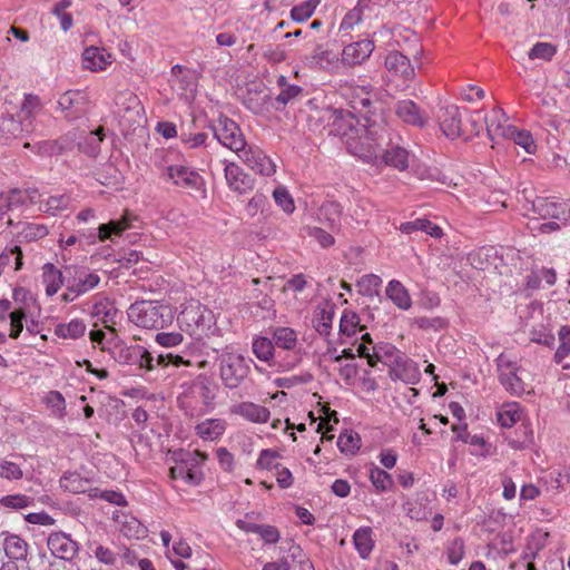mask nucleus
Segmentation results:
<instances>
[{
  "instance_id": "f257e3e1",
  "label": "nucleus",
  "mask_w": 570,
  "mask_h": 570,
  "mask_svg": "<svg viewBox=\"0 0 570 570\" xmlns=\"http://www.w3.org/2000/svg\"><path fill=\"white\" fill-rule=\"evenodd\" d=\"M366 122L368 119L366 118ZM365 137L367 141L366 153L358 156L366 161L382 160L385 165L392 166L399 170H404L409 166V151L393 142L391 129L386 125H365Z\"/></svg>"
},
{
  "instance_id": "f03ea898",
  "label": "nucleus",
  "mask_w": 570,
  "mask_h": 570,
  "mask_svg": "<svg viewBox=\"0 0 570 570\" xmlns=\"http://www.w3.org/2000/svg\"><path fill=\"white\" fill-rule=\"evenodd\" d=\"M180 387L177 403L185 415L199 417L215 409L218 385L212 377L199 374Z\"/></svg>"
},
{
  "instance_id": "7ed1b4c3",
  "label": "nucleus",
  "mask_w": 570,
  "mask_h": 570,
  "mask_svg": "<svg viewBox=\"0 0 570 570\" xmlns=\"http://www.w3.org/2000/svg\"><path fill=\"white\" fill-rule=\"evenodd\" d=\"M128 318L144 328H160L170 324L174 315L169 305L158 301H138L127 311Z\"/></svg>"
},
{
  "instance_id": "20e7f679",
  "label": "nucleus",
  "mask_w": 570,
  "mask_h": 570,
  "mask_svg": "<svg viewBox=\"0 0 570 570\" xmlns=\"http://www.w3.org/2000/svg\"><path fill=\"white\" fill-rule=\"evenodd\" d=\"M217 354L216 361L219 365V377L226 389H237L247 377L250 367L245 357L225 347L222 353L213 348Z\"/></svg>"
},
{
  "instance_id": "39448f33",
  "label": "nucleus",
  "mask_w": 570,
  "mask_h": 570,
  "mask_svg": "<svg viewBox=\"0 0 570 570\" xmlns=\"http://www.w3.org/2000/svg\"><path fill=\"white\" fill-rule=\"evenodd\" d=\"M176 465L169 469V475L174 480H181L189 485H198L204 479L200 463L207 459L202 452L179 453Z\"/></svg>"
},
{
  "instance_id": "423d86ee",
  "label": "nucleus",
  "mask_w": 570,
  "mask_h": 570,
  "mask_svg": "<svg viewBox=\"0 0 570 570\" xmlns=\"http://www.w3.org/2000/svg\"><path fill=\"white\" fill-rule=\"evenodd\" d=\"M166 176L190 196L200 199L207 197L206 181L196 169L183 165H171L167 167Z\"/></svg>"
},
{
  "instance_id": "0eeeda50",
  "label": "nucleus",
  "mask_w": 570,
  "mask_h": 570,
  "mask_svg": "<svg viewBox=\"0 0 570 570\" xmlns=\"http://www.w3.org/2000/svg\"><path fill=\"white\" fill-rule=\"evenodd\" d=\"M213 317L209 309L198 304L186 306L178 315L177 322L183 331L199 340L210 330Z\"/></svg>"
},
{
  "instance_id": "6e6552de",
  "label": "nucleus",
  "mask_w": 570,
  "mask_h": 570,
  "mask_svg": "<svg viewBox=\"0 0 570 570\" xmlns=\"http://www.w3.org/2000/svg\"><path fill=\"white\" fill-rule=\"evenodd\" d=\"M110 354L119 364L134 365L146 371L155 368L154 356L141 345H127L124 342H118L111 348Z\"/></svg>"
},
{
  "instance_id": "1a4fd4ad",
  "label": "nucleus",
  "mask_w": 570,
  "mask_h": 570,
  "mask_svg": "<svg viewBox=\"0 0 570 570\" xmlns=\"http://www.w3.org/2000/svg\"><path fill=\"white\" fill-rule=\"evenodd\" d=\"M57 110L68 121L83 118L91 108L89 95L83 90H67L57 101Z\"/></svg>"
},
{
  "instance_id": "9d476101",
  "label": "nucleus",
  "mask_w": 570,
  "mask_h": 570,
  "mask_svg": "<svg viewBox=\"0 0 570 570\" xmlns=\"http://www.w3.org/2000/svg\"><path fill=\"white\" fill-rule=\"evenodd\" d=\"M212 129L217 140L236 154H239L246 146L239 126L228 117L220 116L213 125Z\"/></svg>"
},
{
  "instance_id": "9b49d317",
  "label": "nucleus",
  "mask_w": 570,
  "mask_h": 570,
  "mask_svg": "<svg viewBox=\"0 0 570 570\" xmlns=\"http://www.w3.org/2000/svg\"><path fill=\"white\" fill-rule=\"evenodd\" d=\"M328 117L330 132L341 137L352 138L353 134L363 132L361 119L353 111L344 109H331Z\"/></svg>"
},
{
  "instance_id": "f8f14e48",
  "label": "nucleus",
  "mask_w": 570,
  "mask_h": 570,
  "mask_svg": "<svg viewBox=\"0 0 570 570\" xmlns=\"http://www.w3.org/2000/svg\"><path fill=\"white\" fill-rule=\"evenodd\" d=\"M67 284L70 292L85 295L100 283V276L87 266L67 265Z\"/></svg>"
},
{
  "instance_id": "ddd939ff",
  "label": "nucleus",
  "mask_w": 570,
  "mask_h": 570,
  "mask_svg": "<svg viewBox=\"0 0 570 570\" xmlns=\"http://www.w3.org/2000/svg\"><path fill=\"white\" fill-rule=\"evenodd\" d=\"M532 210L542 219H557L570 224V204L551 197L537 196L532 200Z\"/></svg>"
},
{
  "instance_id": "4468645a",
  "label": "nucleus",
  "mask_w": 570,
  "mask_h": 570,
  "mask_svg": "<svg viewBox=\"0 0 570 570\" xmlns=\"http://www.w3.org/2000/svg\"><path fill=\"white\" fill-rule=\"evenodd\" d=\"M47 546L55 557L65 561L73 560L79 551L78 543L62 531L49 534Z\"/></svg>"
},
{
  "instance_id": "2eb2a0df",
  "label": "nucleus",
  "mask_w": 570,
  "mask_h": 570,
  "mask_svg": "<svg viewBox=\"0 0 570 570\" xmlns=\"http://www.w3.org/2000/svg\"><path fill=\"white\" fill-rule=\"evenodd\" d=\"M440 128L450 139H455L463 134L460 109L455 105L446 106L439 115Z\"/></svg>"
},
{
  "instance_id": "dca6fc26",
  "label": "nucleus",
  "mask_w": 570,
  "mask_h": 570,
  "mask_svg": "<svg viewBox=\"0 0 570 570\" xmlns=\"http://www.w3.org/2000/svg\"><path fill=\"white\" fill-rule=\"evenodd\" d=\"M228 187L238 194H246L254 188V179L235 163L226 164L224 168Z\"/></svg>"
},
{
  "instance_id": "f3484780",
  "label": "nucleus",
  "mask_w": 570,
  "mask_h": 570,
  "mask_svg": "<svg viewBox=\"0 0 570 570\" xmlns=\"http://www.w3.org/2000/svg\"><path fill=\"white\" fill-rule=\"evenodd\" d=\"M374 50V42L370 39H363L344 47L342 51V62L347 66L362 63Z\"/></svg>"
},
{
  "instance_id": "a211bd4d",
  "label": "nucleus",
  "mask_w": 570,
  "mask_h": 570,
  "mask_svg": "<svg viewBox=\"0 0 570 570\" xmlns=\"http://www.w3.org/2000/svg\"><path fill=\"white\" fill-rule=\"evenodd\" d=\"M238 156L247 164L254 171L263 175L271 176L275 173V165L273 161L259 149H246L239 151Z\"/></svg>"
},
{
  "instance_id": "6ab92c4d",
  "label": "nucleus",
  "mask_w": 570,
  "mask_h": 570,
  "mask_svg": "<svg viewBox=\"0 0 570 570\" xmlns=\"http://www.w3.org/2000/svg\"><path fill=\"white\" fill-rule=\"evenodd\" d=\"M396 116L405 124L424 127L428 115L412 100H400L395 105Z\"/></svg>"
},
{
  "instance_id": "aec40b11",
  "label": "nucleus",
  "mask_w": 570,
  "mask_h": 570,
  "mask_svg": "<svg viewBox=\"0 0 570 570\" xmlns=\"http://www.w3.org/2000/svg\"><path fill=\"white\" fill-rule=\"evenodd\" d=\"M384 66L389 72L411 80L415 72L410 59L400 51H391L385 58Z\"/></svg>"
},
{
  "instance_id": "412c9836",
  "label": "nucleus",
  "mask_w": 570,
  "mask_h": 570,
  "mask_svg": "<svg viewBox=\"0 0 570 570\" xmlns=\"http://www.w3.org/2000/svg\"><path fill=\"white\" fill-rule=\"evenodd\" d=\"M67 265L63 269H58L52 263H46L42 266V282L46 285V294L53 296L67 284Z\"/></svg>"
},
{
  "instance_id": "4be33fe9",
  "label": "nucleus",
  "mask_w": 570,
  "mask_h": 570,
  "mask_svg": "<svg viewBox=\"0 0 570 570\" xmlns=\"http://www.w3.org/2000/svg\"><path fill=\"white\" fill-rule=\"evenodd\" d=\"M373 353L368 357V366L374 367L379 362L385 365H400L402 362V353L390 343H379L373 347Z\"/></svg>"
},
{
  "instance_id": "5701e85b",
  "label": "nucleus",
  "mask_w": 570,
  "mask_h": 570,
  "mask_svg": "<svg viewBox=\"0 0 570 570\" xmlns=\"http://www.w3.org/2000/svg\"><path fill=\"white\" fill-rule=\"evenodd\" d=\"M3 550L6 557L10 560L26 561L29 552V544L18 534L3 531Z\"/></svg>"
},
{
  "instance_id": "b1692460",
  "label": "nucleus",
  "mask_w": 570,
  "mask_h": 570,
  "mask_svg": "<svg viewBox=\"0 0 570 570\" xmlns=\"http://www.w3.org/2000/svg\"><path fill=\"white\" fill-rule=\"evenodd\" d=\"M111 63V55L106 52L104 48L90 46L83 50L82 66L90 71L105 70Z\"/></svg>"
},
{
  "instance_id": "393cba45",
  "label": "nucleus",
  "mask_w": 570,
  "mask_h": 570,
  "mask_svg": "<svg viewBox=\"0 0 570 570\" xmlns=\"http://www.w3.org/2000/svg\"><path fill=\"white\" fill-rule=\"evenodd\" d=\"M19 118H16L12 115H2L0 118V134L6 138H17L23 131H29L31 126V120H24L22 115H18Z\"/></svg>"
},
{
  "instance_id": "a878e982",
  "label": "nucleus",
  "mask_w": 570,
  "mask_h": 570,
  "mask_svg": "<svg viewBox=\"0 0 570 570\" xmlns=\"http://www.w3.org/2000/svg\"><path fill=\"white\" fill-rule=\"evenodd\" d=\"M373 530L371 527H361L353 533V544L361 559L370 558L375 542L372 538Z\"/></svg>"
},
{
  "instance_id": "bb28decb",
  "label": "nucleus",
  "mask_w": 570,
  "mask_h": 570,
  "mask_svg": "<svg viewBox=\"0 0 570 570\" xmlns=\"http://www.w3.org/2000/svg\"><path fill=\"white\" fill-rule=\"evenodd\" d=\"M305 59L307 63L318 66L322 69L334 67L338 60L337 55L324 45H316L313 52L306 56Z\"/></svg>"
},
{
  "instance_id": "cd10ccee",
  "label": "nucleus",
  "mask_w": 570,
  "mask_h": 570,
  "mask_svg": "<svg viewBox=\"0 0 570 570\" xmlns=\"http://www.w3.org/2000/svg\"><path fill=\"white\" fill-rule=\"evenodd\" d=\"M130 227V218L126 212L119 219H112L107 224H101L98 227V238L100 242H105L109 239L111 235L120 236L126 229Z\"/></svg>"
},
{
  "instance_id": "c85d7f7f",
  "label": "nucleus",
  "mask_w": 570,
  "mask_h": 570,
  "mask_svg": "<svg viewBox=\"0 0 570 570\" xmlns=\"http://www.w3.org/2000/svg\"><path fill=\"white\" fill-rule=\"evenodd\" d=\"M386 296L401 309L411 307L412 301L407 289L396 279H392L386 286Z\"/></svg>"
},
{
  "instance_id": "c756f323",
  "label": "nucleus",
  "mask_w": 570,
  "mask_h": 570,
  "mask_svg": "<svg viewBox=\"0 0 570 570\" xmlns=\"http://www.w3.org/2000/svg\"><path fill=\"white\" fill-rule=\"evenodd\" d=\"M252 350L255 356L266 362L268 365H275V344L272 338L258 336L254 338Z\"/></svg>"
},
{
  "instance_id": "7c9ffc66",
  "label": "nucleus",
  "mask_w": 570,
  "mask_h": 570,
  "mask_svg": "<svg viewBox=\"0 0 570 570\" xmlns=\"http://www.w3.org/2000/svg\"><path fill=\"white\" fill-rule=\"evenodd\" d=\"M237 413L254 423H265L268 421L271 412L267 407L252 402H243L237 407Z\"/></svg>"
},
{
  "instance_id": "2f4dec72",
  "label": "nucleus",
  "mask_w": 570,
  "mask_h": 570,
  "mask_svg": "<svg viewBox=\"0 0 570 570\" xmlns=\"http://www.w3.org/2000/svg\"><path fill=\"white\" fill-rule=\"evenodd\" d=\"M277 85L279 87H284L283 90L274 99L273 107L277 110H281L303 92V89L299 86L287 85V80L284 76L278 78Z\"/></svg>"
},
{
  "instance_id": "473e14b6",
  "label": "nucleus",
  "mask_w": 570,
  "mask_h": 570,
  "mask_svg": "<svg viewBox=\"0 0 570 570\" xmlns=\"http://www.w3.org/2000/svg\"><path fill=\"white\" fill-rule=\"evenodd\" d=\"M104 128L88 132L79 142L78 149L89 157H97L100 153V144L104 140Z\"/></svg>"
},
{
  "instance_id": "72a5a7b5",
  "label": "nucleus",
  "mask_w": 570,
  "mask_h": 570,
  "mask_svg": "<svg viewBox=\"0 0 570 570\" xmlns=\"http://www.w3.org/2000/svg\"><path fill=\"white\" fill-rule=\"evenodd\" d=\"M503 136L510 137L513 142L520 147H522L525 153L534 154L537 150V144L529 130L518 129L514 126H509L507 128V132H503Z\"/></svg>"
},
{
  "instance_id": "f704fd0d",
  "label": "nucleus",
  "mask_w": 570,
  "mask_h": 570,
  "mask_svg": "<svg viewBox=\"0 0 570 570\" xmlns=\"http://www.w3.org/2000/svg\"><path fill=\"white\" fill-rule=\"evenodd\" d=\"M87 325L83 321L75 318L69 323H60L55 327V334L61 338L77 340L85 335Z\"/></svg>"
},
{
  "instance_id": "c9c22d12",
  "label": "nucleus",
  "mask_w": 570,
  "mask_h": 570,
  "mask_svg": "<svg viewBox=\"0 0 570 570\" xmlns=\"http://www.w3.org/2000/svg\"><path fill=\"white\" fill-rule=\"evenodd\" d=\"M225 431L224 422L218 419L206 420L196 426L197 434L204 440H215Z\"/></svg>"
},
{
  "instance_id": "e433bc0d",
  "label": "nucleus",
  "mask_w": 570,
  "mask_h": 570,
  "mask_svg": "<svg viewBox=\"0 0 570 570\" xmlns=\"http://www.w3.org/2000/svg\"><path fill=\"white\" fill-rule=\"evenodd\" d=\"M275 347L291 351L296 346V332L289 327H277L273 331L272 337Z\"/></svg>"
},
{
  "instance_id": "4c0bfd02",
  "label": "nucleus",
  "mask_w": 570,
  "mask_h": 570,
  "mask_svg": "<svg viewBox=\"0 0 570 570\" xmlns=\"http://www.w3.org/2000/svg\"><path fill=\"white\" fill-rule=\"evenodd\" d=\"M88 484V480L82 479L80 474L75 472L65 473L63 476L60 479L61 488L71 493L86 492Z\"/></svg>"
},
{
  "instance_id": "58836bf2",
  "label": "nucleus",
  "mask_w": 570,
  "mask_h": 570,
  "mask_svg": "<svg viewBox=\"0 0 570 570\" xmlns=\"http://www.w3.org/2000/svg\"><path fill=\"white\" fill-rule=\"evenodd\" d=\"M559 346L553 355V361L561 364L570 355V326L562 325L558 331Z\"/></svg>"
},
{
  "instance_id": "ea45409f",
  "label": "nucleus",
  "mask_w": 570,
  "mask_h": 570,
  "mask_svg": "<svg viewBox=\"0 0 570 570\" xmlns=\"http://www.w3.org/2000/svg\"><path fill=\"white\" fill-rule=\"evenodd\" d=\"M364 325L360 324V316L351 311H344L340 322V333L346 336L354 335L357 331H363Z\"/></svg>"
},
{
  "instance_id": "a19ab883",
  "label": "nucleus",
  "mask_w": 570,
  "mask_h": 570,
  "mask_svg": "<svg viewBox=\"0 0 570 570\" xmlns=\"http://www.w3.org/2000/svg\"><path fill=\"white\" fill-rule=\"evenodd\" d=\"M321 0H306L297 6H294L291 10V18L295 22H304L309 19Z\"/></svg>"
},
{
  "instance_id": "79ce46f5",
  "label": "nucleus",
  "mask_w": 570,
  "mask_h": 570,
  "mask_svg": "<svg viewBox=\"0 0 570 570\" xmlns=\"http://www.w3.org/2000/svg\"><path fill=\"white\" fill-rule=\"evenodd\" d=\"M12 258L14 259V271H20L23 266V254L20 246L16 245L0 254V275L10 265Z\"/></svg>"
},
{
  "instance_id": "37998d69",
  "label": "nucleus",
  "mask_w": 570,
  "mask_h": 570,
  "mask_svg": "<svg viewBox=\"0 0 570 570\" xmlns=\"http://www.w3.org/2000/svg\"><path fill=\"white\" fill-rule=\"evenodd\" d=\"M337 446L342 453L354 454L361 448V438L357 433L345 431L340 434Z\"/></svg>"
},
{
  "instance_id": "c03bdc74",
  "label": "nucleus",
  "mask_w": 570,
  "mask_h": 570,
  "mask_svg": "<svg viewBox=\"0 0 570 570\" xmlns=\"http://www.w3.org/2000/svg\"><path fill=\"white\" fill-rule=\"evenodd\" d=\"M382 279L374 274H367L357 282L358 292L364 296H374L379 294Z\"/></svg>"
},
{
  "instance_id": "a18cd8bd",
  "label": "nucleus",
  "mask_w": 570,
  "mask_h": 570,
  "mask_svg": "<svg viewBox=\"0 0 570 570\" xmlns=\"http://www.w3.org/2000/svg\"><path fill=\"white\" fill-rule=\"evenodd\" d=\"M342 207L336 202H326L320 208V215L328 222V227L334 228L340 222Z\"/></svg>"
},
{
  "instance_id": "49530a36",
  "label": "nucleus",
  "mask_w": 570,
  "mask_h": 570,
  "mask_svg": "<svg viewBox=\"0 0 570 570\" xmlns=\"http://www.w3.org/2000/svg\"><path fill=\"white\" fill-rule=\"evenodd\" d=\"M370 480L379 491H386L392 488V476L384 470L375 466L370 471Z\"/></svg>"
},
{
  "instance_id": "de8ad7c7",
  "label": "nucleus",
  "mask_w": 570,
  "mask_h": 570,
  "mask_svg": "<svg viewBox=\"0 0 570 570\" xmlns=\"http://www.w3.org/2000/svg\"><path fill=\"white\" fill-rule=\"evenodd\" d=\"M557 48L549 42H537L528 53L529 59L549 61L556 55Z\"/></svg>"
},
{
  "instance_id": "09e8293b",
  "label": "nucleus",
  "mask_w": 570,
  "mask_h": 570,
  "mask_svg": "<svg viewBox=\"0 0 570 570\" xmlns=\"http://www.w3.org/2000/svg\"><path fill=\"white\" fill-rule=\"evenodd\" d=\"M36 153L41 156L60 155L66 147L60 140H42L33 145Z\"/></svg>"
},
{
  "instance_id": "8fccbe9b",
  "label": "nucleus",
  "mask_w": 570,
  "mask_h": 570,
  "mask_svg": "<svg viewBox=\"0 0 570 570\" xmlns=\"http://www.w3.org/2000/svg\"><path fill=\"white\" fill-rule=\"evenodd\" d=\"M372 106V101L368 99V98H362L360 99L358 101H354L353 105H352V108L355 112L358 114V117L360 119H362L364 122L362 124V127H363V131L365 132V125L367 124L366 122V118L368 119V124L373 125H379L376 122L375 119H372L370 114H371V110H370V107ZM380 125H383L382 122Z\"/></svg>"
},
{
  "instance_id": "3c124183",
  "label": "nucleus",
  "mask_w": 570,
  "mask_h": 570,
  "mask_svg": "<svg viewBox=\"0 0 570 570\" xmlns=\"http://www.w3.org/2000/svg\"><path fill=\"white\" fill-rule=\"evenodd\" d=\"M500 382L507 391L513 394L519 395L524 391L522 380L514 372L500 374Z\"/></svg>"
},
{
  "instance_id": "603ef678",
  "label": "nucleus",
  "mask_w": 570,
  "mask_h": 570,
  "mask_svg": "<svg viewBox=\"0 0 570 570\" xmlns=\"http://www.w3.org/2000/svg\"><path fill=\"white\" fill-rule=\"evenodd\" d=\"M32 503V499L23 494H10L0 499V504L9 509H24Z\"/></svg>"
},
{
  "instance_id": "864d4df0",
  "label": "nucleus",
  "mask_w": 570,
  "mask_h": 570,
  "mask_svg": "<svg viewBox=\"0 0 570 570\" xmlns=\"http://www.w3.org/2000/svg\"><path fill=\"white\" fill-rule=\"evenodd\" d=\"M312 380H313L312 374L304 373V374H301V375H293V376H289V377H277L274 381V384L277 387L292 389V387L297 386V385L307 384Z\"/></svg>"
},
{
  "instance_id": "5fc2aeb1",
  "label": "nucleus",
  "mask_w": 570,
  "mask_h": 570,
  "mask_svg": "<svg viewBox=\"0 0 570 570\" xmlns=\"http://www.w3.org/2000/svg\"><path fill=\"white\" fill-rule=\"evenodd\" d=\"M278 456H279V453L274 450H271V449L263 450L261 452L257 463H256L257 468L266 469V470H272V469L278 470L281 468V464L275 462Z\"/></svg>"
},
{
  "instance_id": "6e6d98bb",
  "label": "nucleus",
  "mask_w": 570,
  "mask_h": 570,
  "mask_svg": "<svg viewBox=\"0 0 570 570\" xmlns=\"http://www.w3.org/2000/svg\"><path fill=\"white\" fill-rule=\"evenodd\" d=\"M273 196H274L275 203L279 207H282V209L285 213L291 214L294 212V209H295L294 200H293L292 196L289 195V193L284 187H277L273 191Z\"/></svg>"
},
{
  "instance_id": "4d7b16f0",
  "label": "nucleus",
  "mask_w": 570,
  "mask_h": 570,
  "mask_svg": "<svg viewBox=\"0 0 570 570\" xmlns=\"http://www.w3.org/2000/svg\"><path fill=\"white\" fill-rule=\"evenodd\" d=\"M521 412L518 409H502L498 412V422L502 428H511L521 419Z\"/></svg>"
},
{
  "instance_id": "13d9d810",
  "label": "nucleus",
  "mask_w": 570,
  "mask_h": 570,
  "mask_svg": "<svg viewBox=\"0 0 570 570\" xmlns=\"http://www.w3.org/2000/svg\"><path fill=\"white\" fill-rule=\"evenodd\" d=\"M531 342L552 347L556 342V337L551 332L546 331L544 327L533 328L530 332Z\"/></svg>"
},
{
  "instance_id": "bf43d9fd",
  "label": "nucleus",
  "mask_w": 570,
  "mask_h": 570,
  "mask_svg": "<svg viewBox=\"0 0 570 570\" xmlns=\"http://www.w3.org/2000/svg\"><path fill=\"white\" fill-rule=\"evenodd\" d=\"M156 362L160 366H166L168 364H173V365H175L177 367L180 366V365H185V366H191L193 365L190 360L185 358L183 355L173 354V353L159 354L157 356V358H156Z\"/></svg>"
},
{
  "instance_id": "052dcab7",
  "label": "nucleus",
  "mask_w": 570,
  "mask_h": 570,
  "mask_svg": "<svg viewBox=\"0 0 570 570\" xmlns=\"http://www.w3.org/2000/svg\"><path fill=\"white\" fill-rule=\"evenodd\" d=\"M334 313L332 309H322L320 312V316L317 318V324L315 325L316 331L322 336H326L330 334V331L332 328V321H333Z\"/></svg>"
},
{
  "instance_id": "680f3d73",
  "label": "nucleus",
  "mask_w": 570,
  "mask_h": 570,
  "mask_svg": "<svg viewBox=\"0 0 570 570\" xmlns=\"http://www.w3.org/2000/svg\"><path fill=\"white\" fill-rule=\"evenodd\" d=\"M156 342L164 347H175L183 343V335L178 332H161L155 337Z\"/></svg>"
},
{
  "instance_id": "e2e57ef3",
  "label": "nucleus",
  "mask_w": 570,
  "mask_h": 570,
  "mask_svg": "<svg viewBox=\"0 0 570 570\" xmlns=\"http://www.w3.org/2000/svg\"><path fill=\"white\" fill-rule=\"evenodd\" d=\"M7 199L9 200V205L11 210L23 206L29 197L28 190H21L18 188L10 189L6 193Z\"/></svg>"
},
{
  "instance_id": "0e129e2a",
  "label": "nucleus",
  "mask_w": 570,
  "mask_h": 570,
  "mask_svg": "<svg viewBox=\"0 0 570 570\" xmlns=\"http://www.w3.org/2000/svg\"><path fill=\"white\" fill-rule=\"evenodd\" d=\"M464 554V542L461 538H455L449 548L448 558L451 564H458Z\"/></svg>"
},
{
  "instance_id": "69168bd1",
  "label": "nucleus",
  "mask_w": 570,
  "mask_h": 570,
  "mask_svg": "<svg viewBox=\"0 0 570 570\" xmlns=\"http://www.w3.org/2000/svg\"><path fill=\"white\" fill-rule=\"evenodd\" d=\"M0 474L2 478L9 480H19L22 478V471L20 466L13 462L3 461L0 464Z\"/></svg>"
},
{
  "instance_id": "338daca9",
  "label": "nucleus",
  "mask_w": 570,
  "mask_h": 570,
  "mask_svg": "<svg viewBox=\"0 0 570 570\" xmlns=\"http://www.w3.org/2000/svg\"><path fill=\"white\" fill-rule=\"evenodd\" d=\"M267 204V197L261 193H256L246 206V213L248 216L254 217L259 210L264 209Z\"/></svg>"
},
{
  "instance_id": "774afa93",
  "label": "nucleus",
  "mask_w": 570,
  "mask_h": 570,
  "mask_svg": "<svg viewBox=\"0 0 570 570\" xmlns=\"http://www.w3.org/2000/svg\"><path fill=\"white\" fill-rule=\"evenodd\" d=\"M257 534L267 544L276 543L279 540V531L274 525L261 524Z\"/></svg>"
}]
</instances>
